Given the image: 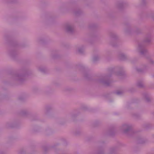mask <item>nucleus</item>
I'll return each mask as SVG.
<instances>
[{"instance_id":"obj_3","label":"nucleus","mask_w":154,"mask_h":154,"mask_svg":"<svg viewBox=\"0 0 154 154\" xmlns=\"http://www.w3.org/2000/svg\"><path fill=\"white\" fill-rule=\"evenodd\" d=\"M131 125L128 124H125L123 125L122 129L125 133H127L129 132L131 128Z\"/></svg>"},{"instance_id":"obj_12","label":"nucleus","mask_w":154,"mask_h":154,"mask_svg":"<svg viewBox=\"0 0 154 154\" xmlns=\"http://www.w3.org/2000/svg\"><path fill=\"white\" fill-rule=\"evenodd\" d=\"M100 58V57L98 55H96L94 56L93 57V60L94 61H96L97 60Z\"/></svg>"},{"instance_id":"obj_4","label":"nucleus","mask_w":154,"mask_h":154,"mask_svg":"<svg viewBox=\"0 0 154 154\" xmlns=\"http://www.w3.org/2000/svg\"><path fill=\"white\" fill-rule=\"evenodd\" d=\"M13 78L14 80L20 82H22L24 79L23 76L17 74L14 75Z\"/></svg>"},{"instance_id":"obj_2","label":"nucleus","mask_w":154,"mask_h":154,"mask_svg":"<svg viewBox=\"0 0 154 154\" xmlns=\"http://www.w3.org/2000/svg\"><path fill=\"white\" fill-rule=\"evenodd\" d=\"M110 76L106 75L102 76L99 80L98 81L105 85L109 86L111 83V81L109 79V77Z\"/></svg>"},{"instance_id":"obj_8","label":"nucleus","mask_w":154,"mask_h":154,"mask_svg":"<svg viewBox=\"0 0 154 154\" xmlns=\"http://www.w3.org/2000/svg\"><path fill=\"white\" fill-rule=\"evenodd\" d=\"M38 70L41 72H45L46 71V68L43 66H39L38 68Z\"/></svg>"},{"instance_id":"obj_6","label":"nucleus","mask_w":154,"mask_h":154,"mask_svg":"<svg viewBox=\"0 0 154 154\" xmlns=\"http://www.w3.org/2000/svg\"><path fill=\"white\" fill-rule=\"evenodd\" d=\"M147 69V66L144 65L141 67H137L136 68V70L139 72H142Z\"/></svg>"},{"instance_id":"obj_5","label":"nucleus","mask_w":154,"mask_h":154,"mask_svg":"<svg viewBox=\"0 0 154 154\" xmlns=\"http://www.w3.org/2000/svg\"><path fill=\"white\" fill-rule=\"evenodd\" d=\"M143 98L146 101L149 102L151 100V97L149 94L146 93H144L143 94Z\"/></svg>"},{"instance_id":"obj_16","label":"nucleus","mask_w":154,"mask_h":154,"mask_svg":"<svg viewBox=\"0 0 154 154\" xmlns=\"http://www.w3.org/2000/svg\"><path fill=\"white\" fill-rule=\"evenodd\" d=\"M103 149H101V151L99 152L98 153L99 154H101L103 153Z\"/></svg>"},{"instance_id":"obj_10","label":"nucleus","mask_w":154,"mask_h":154,"mask_svg":"<svg viewBox=\"0 0 154 154\" xmlns=\"http://www.w3.org/2000/svg\"><path fill=\"white\" fill-rule=\"evenodd\" d=\"M78 51L79 53L82 54L84 51V49L83 48H79L78 49Z\"/></svg>"},{"instance_id":"obj_9","label":"nucleus","mask_w":154,"mask_h":154,"mask_svg":"<svg viewBox=\"0 0 154 154\" xmlns=\"http://www.w3.org/2000/svg\"><path fill=\"white\" fill-rule=\"evenodd\" d=\"M137 85L139 88H142L143 86V82L141 81H138L137 83Z\"/></svg>"},{"instance_id":"obj_11","label":"nucleus","mask_w":154,"mask_h":154,"mask_svg":"<svg viewBox=\"0 0 154 154\" xmlns=\"http://www.w3.org/2000/svg\"><path fill=\"white\" fill-rule=\"evenodd\" d=\"M115 40L116 39H112L111 43V45L114 46H116V41Z\"/></svg>"},{"instance_id":"obj_1","label":"nucleus","mask_w":154,"mask_h":154,"mask_svg":"<svg viewBox=\"0 0 154 154\" xmlns=\"http://www.w3.org/2000/svg\"><path fill=\"white\" fill-rule=\"evenodd\" d=\"M151 39H144L143 41L138 43V46L137 48V52L141 55H144L147 54L148 50L145 47L152 43Z\"/></svg>"},{"instance_id":"obj_15","label":"nucleus","mask_w":154,"mask_h":154,"mask_svg":"<svg viewBox=\"0 0 154 154\" xmlns=\"http://www.w3.org/2000/svg\"><path fill=\"white\" fill-rule=\"evenodd\" d=\"M149 62L151 64H154V61L153 60L150 59L149 60Z\"/></svg>"},{"instance_id":"obj_14","label":"nucleus","mask_w":154,"mask_h":154,"mask_svg":"<svg viewBox=\"0 0 154 154\" xmlns=\"http://www.w3.org/2000/svg\"><path fill=\"white\" fill-rule=\"evenodd\" d=\"M116 94L118 95H120L122 93V92L121 91H118L116 92Z\"/></svg>"},{"instance_id":"obj_7","label":"nucleus","mask_w":154,"mask_h":154,"mask_svg":"<svg viewBox=\"0 0 154 154\" xmlns=\"http://www.w3.org/2000/svg\"><path fill=\"white\" fill-rule=\"evenodd\" d=\"M119 57L120 60H124L126 58L127 56L125 54L121 53L119 54Z\"/></svg>"},{"instance_id":"obj_13","label":"nucleus","mask_w":154,"mask_h":154,"mask_svg":"<svg viewBox=\"0 0 154 154\" xmlns=\"http://www.w3.org/2000/svg\"><path fill=\"white\" fill-rule=\"evenodd\" d=\"M116 75H123V72L122 71L119 72L115 73Z\"/></svg>"}]
</instances>
